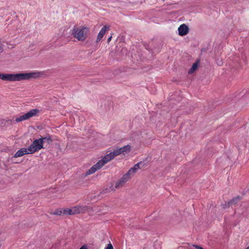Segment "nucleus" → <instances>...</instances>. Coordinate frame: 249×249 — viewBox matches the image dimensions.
Returning a JSON list of instances; mask_svg holds the SVG:
<instances>
[{"mask_svg": "<svg viewBox=\"0 0 249 249\" xmlns=\"http://www.w3.org/2000/svg\"><path fill=\"white\" fill-rule=\"evenodd\" d=\"M108 27H107V25H105L101 29L97 36L96 42H98L102 39Z\"/></svg>", "mask_w": 249, "mask_h": 249, "instance_id": "10", "label": "nucleus"}, {"mask_svg": "<svg viewBox=\"0 0 249 249\" xmlns=\"http://www.w3.org/2000/svg\"><path fill=\"white\" fill-rule=\"evenodd\" d=\"M111 38H112V36H110V37H109L108 38V39H107V42H109L111 40Z\"/></svg>", "mask_w": 249, "mask_h": 249, "instance_id": "20", "label": "nucleus"}, {"mask_svg": "<svg viewBox=\"0 0 249 249\" xmlns=\"http://www.w3.org/2000/svg\"><path fill=\"white\" fill-rule=\"evenodd\" d=\"M217 64L219 66H221L222 65V62L220 60L218 62H217Z\"/></svg>", "mask_w": 249, "mask_h": 249, "instance_id": "19", "label": "nucleus"}, {"mask_svg": "<svg viewBox=\"0 0 249 249\" xmlns=\"http://www.w3.org/2000/svg\"><path fill=\"white\" fill-rule=\"evenodd\" d=\"M28 154H31V153H29V151L28 150V148L26 149L23 148L18 150L14 155V157L18 158Z\"/></svg>", "mask_w": 249, "mask_h": 249, "instance_id": "9", "label": "nucleus"}, {"mask_svg": "<svg viewBox=\"0 0 249 249\" xmlns=\"http://www.w3.org/2000/svg\"><path fill=\"white\" fill-rule=\"evenodd\" d=\"M89 29L87 27H74L72 30V35L79 41H85L87 38Z\"/></svg>", "mask_w": 249, "mask_h": 249, "instance_id": "4", "label": "nucleus"}, {"mask_svg": "<svg viewBox=\"0 0 249 249\" xmlns=\"http://www.w3.org/2000/svg\"><path fill=\"white\" fill-rule=\"evenodd\" d=\"M246 249H249V246Z\"/></svg>", "mask_w": 249, "mask_h": 249, "instance_id": "21", "label": "nucleus"}, {"mask_svg": "<svg viewBox=\"0 0 249 249\" xmlns=\"http://www.w3.org/2000/svg\"><path fill=\"white\" fill-rule=\"evenodd\" d=\"M193 247L194 248H195L197 249H203L201 247L197 246H196V245H193Z\"/></svg>", "mask_w": 249, "mask_h": 249, "instance_id": "17", "label": "nucleus"}, {"mask_svg": "<svg viewBox=\"0 0 249 249\" xmlns=\"http://www.w3.org/2000/svg\"><path fill=\"white\" fill-rule=\"evenodd\" d=\"M79 249H88L87 246L85 245L82 246Z\"/></svg>", "mask_w": 249, "mask_h": 249, "instance_id": "16", "label": "nucleus"}, {"mask_svg": "<svg viewBox=\"0 0 249 249\" xmlns=\"http://www.w3.org/2000/svg\"><path fill=\"white\" fill-rule=\"evenodd\" d=\"M178 34L181 36L187 35L189 31V28L184 24H181L178 28Z\"/></svg>", "mask_w": 249, "mask_h": 249, "instance_id": "8", "label": "nucleus"}, {"mask_svg": "<svg viewBox=\"0 0 249 249\" xmlns=\"http://www.w3.org/2000/svg\"><path fill=\"white\" fill-rule=\"evenodd\" d=\"M141 163H138L131 168L128 172L123 175L122 178L117 181L115 185H111L110 189L111 190L114 191L116 189H119L123 186V185L127 182L137 172L138 169H140V164Z\"/></svg>", "mask_w": 249, "mask_h": 249, "instance_id": "3", "label": "nucleus"}, {"mask_svg": "<svg viewBox=\"0 0 249 249\" xmlns=\"http://www.w3.org/2000/svg\"><path fill=\"white\" fill-rule=\"evenodd\" d=\"M198 63L196 62L193 64L192 67L189 70L188 73L189 74H191L193 73L198 68Z\"/></svg>", "mask_w": 249, "mask_h": 249, "instance_id": "13", "label": "nucleus"}, {"mask_svg": "<svg viewBox=\"0 0 249 249\" xmlns=\"http://www.w3.org/2000/svg\"><path fill=\"white\" fill-rule=\"evenodd\" d=\"M105 249H113V246L111 244H109L107 245V247Z\"/></svg>", "mask_w": 249, "mask_h": 249, "instance_id": "15", "label": "nucleus"}, {"mask_svg": "<svg viewBox=\"0 0 249 249\" xmlns=\"http://www.w3.org/2000/svg\"><path fill=\"white\" fill-rule=\"evenodd\" d=\"M121 153L119 148L114 149L112 152L105 155L101 160H99L97 163L92 166L88 170L86 176L89 175L94 173L96 171L100 169L105 164L113 159L115 157L120 155Z\"/></svg>", "mask_w": 249, "mask_h": 249, "instance_id": "2", "label": "nucleus"}, {"mask_svg": "<svg viewBox=\"0 0 249 249\" xmlns=\"http://www.w3.org/2000/svg\"><path fill=\"white\" fill-rule=\"evenodd\" d=\"M43 148V144L40 138L35 140L28 147L29 153L33 154Z\"/></svg>", "mask_w": 249, "mask_h": 249, "instance_id": "6", "label": "nucleus"}, {"mask_svg": "<svg viewBox=\"0 0 249 249\" xmlns=\"http://www.w3.org/2000/svg\"><path fill=\"white\" fill-rule=\"evenodd\" d=\"M39 72H33L29 73H20L16 74L6 73L0 74V79L8 81H20L29 80L31 78H36L40 76Z\"/></svg>", "mask_w": 249, "mask_h": 249, "instance_id": "1", "label": "nucleus"}, {"mask_svg": "<svg viewBox=\"0 0 249 249\" xmlns=\"http://www.w3.org/2000/svg\"><path fill=\"white\" fill-rule=\"evenodd\" d=\"M40 112V110L37 108L31 109L26 113L20 115L16 118L15 121L20 122L23 121L27 120L33 117L36 116Z\"/></svg>", "mask_w": 249, "mask_h": 249, "instance_id": "5", "label": "nucleus"}, {"mask_svg": "<svg viewBox=\"0 0 249 249\" xmlns=\"http://www.w3.org/2000/svg\"><path fill=\"white\" fill-rule=\"evenodd\" d=\"M40 139H41L43 143L44 142H47V143L49 144L53 141L52 137L50 135H48L45 137H41L40 138Z\"/></svg>", "mask_w": 249, "mask_h": 249, "instance_id": "12", "label": "nucleus"}, {"mask_svg": "<svg viewBox=\"0 0 249 249\" xmlns=\"http://www.w3.org/2000/svg\"><path fill=\"white\" fill-rule=\"evenodd\" d=\"M121 154L124 155L126 153L129 152L130 151V146L129 145H126L124 146V147H121L119 148Z\"/></svg>", "mask_w": 249, "mask_h": 249, "instance_id": "11", "label": "nucleus"}, {"mask_svg": "<svg viewBox=\"0 0 249 249\" xmlns=\"http://www.w3.org/2000/svg\"><path fill=\"white\" fill-rule=\"evenodd\" d=\"M238 198H238V197H237V198H236V199H233L232 201H231V202H229V205H230V204H232L233 203V202H234V201H235V200H236L237 199H238Z\"/></svg>", "mask_w": 249, "mask_h": 249, "instance_id": "18", "label": "nucleus"}, {"mask_svg": "<svg viewBox=\"0 0 249 249\" xmlns=\"http://www.w3.org/2000/svg\"><path fill=\"white\" fill-rule=\"evenodd\" d=\"M63 213V210H57L53 213V215H61Z\"/></svg>", "mask_w": 249, "mask_h": 249, "instance_id": "14", "label": "nucleus"}, {"mask_svg": "<svg viewBox=\"0 0 249 249\" xmlns=\"http://www.w3.org/2000/svg\"><path fill=\"white\" fill-rule=\"evenodd\" d=\"M84 210L83 208L80 206H76L71 208H66L63 210V213L65 214H75L82 213Z\"/></svg>", "mask_w": 249, "mask_h": 249, "instance_id": "7", "label": "nucleus"}]
</instances>
